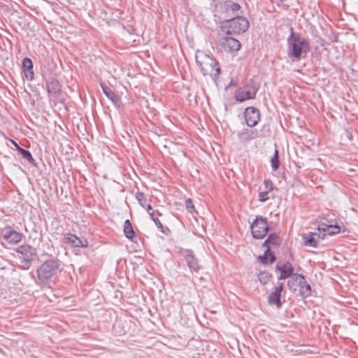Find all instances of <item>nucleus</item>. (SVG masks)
Instances as JSON below:
<instances>
[{
    "label": "nucleus",
    "instance_id": "1",
    "mask_svg": "<svg viewBox=\"0 0 358 358\" xmlns=\"http://www.w3.org/2000/svg\"><path fill=\"white\" fill-rule=\"evenodd\" d=\"M288 55L295 59L306 57L309 51L308 41L299 34L292 31L287 38Z\"/></svg>",
    "mask_w": 358,
    "mask_h": 358
},
{
    "label": "nucleus",
    "instance_id": "2",
    "mask_svg": "<svg viewBox=\"0 0 358 358\" xmlns=\"http://www.w3.org/2000/svg\"><path fill=\"white\" fill-rule=\"evenodd\" d=\"M61 270L62 264L58 259H47L36 269L37 283L47 284L51 278Z\"/></svg>",
    "mask_w": 358,
    "mask_h": 358
},
{
    "label": "nucleus",
    "instance_id": "3",
    "mask_svg": "<svg viewBox=\"0 0 358 358\" xmlns=\"http://www.w3.org/2000/svg\"><path fill=\"white\" fill-rule=\"evenodd\" d=\"M14 251L17 253L16 257L19 259L18 267L22 270L29 269L37 257L36 248L29 244H22L15 248Z\"/></svg>",
    "mask_w": 358,
    "mask_h": 358
},
{
    "label": "nucleus",
    "instance_id": "4",
    "mask_svg": "<svg viewBox=\"0 0 358 358\" xmlns=\"http://www.w3.org/2000/svg\"><path fill=\"white\" fill-rule=\"evenodd\" d=\"M249 27V22L245 17H236L222 22L221 30L227 34H236L245 32Z\"/></svg>",
    "mask_w": 358,
    "mask_h": 358
},
{
    "label": "nucleus",
    "instance_id": "5",
    "mask_svg": "<svg viewBox=\"0 0 358 358\" xmlns=\"http://www.w3.org/2000/svg\"><path fill=\"white\" fill-rule=\"evenodd\" d=\"M259 88V83L251 82L236 90L234 93V98L239 102L252 99L255 98Z\"/></svg>",
    "mask_w": 358,
    "mask_h": 358
},
{
    "label": "nucleus",
    "instance_id": "6",
    "mask_svg": "<svg viewBox=\"0 0 358 358\" xmlns=\"http://www.w3.org/2000/svg\"><path fill=\"white\" fill-rule=\"evenodd\" d=\"M251 233L253 238L262 239L268 233L269 226L267 220L262 216H257L250 225Z\"/></svg>",
    "mask_w": 358,
    "mask_h": 358
},
{
    "label": "nucleus",
    "instance_id": "7",
    "mask_svg": "<svg viewBox=\"0 0 358 358\" xmlns=\"http://www.w3.org/2000/svg\"><path fill=\"white\" fill-rule=\"evenodd\" d=\"M182 256L189 270L194 272H199L201 268L199 259L196 257L192 250L186 249L182 251Z\"/></svg>",
    "mask_w": 358,
    "mask_h": 358
},
{
    "label": "nucleus",
    "instance_id": "8",
    "mask_svg": "<svg viewBox=\"0 0 358 358\" xmlns=\"http://www.w3.org/2000/svg\"><path fill=\"white\" fill-rule=\"evenodd\" d=\"M275 268L280 272V275L278 277L279 280L287 279L294 274V268L289 261L278 262L275 265Z\"/></svg>",
    "mask_w": 358,
    "mask_h": 358
},
{
    "label": "nucleus",
    "instance_id": "9",
    "mask_svg": "<svg viewBox=\"0 0 358 358\" xmlns=\"http://www.w3.org/2000/svg\"><path fill=\"white\" fill-rule=\"evenodd\" d=\"M1 234L3 238L8 243H18L23 237L22 233L17 231L10 227H6Z\"/></svg>",
    "mask_w": 358,
    "mask_h": 358
},
{
    "label": "nucleus",
    "instance_id": "10",
    "mask_svg": "<svg viewBox=\"0 0 358 358\" xmlns=\"http://www.w3.org/2000/svg\"><path fill=\"white\" fill-rule=\"evenodd\" d=\"M245 120L248 127H255L260 120V114L258 109L254 107H248L245 110Z\"/></svg>",
    "mask_w": 358,
    "mask_h": 358
},
{
    "label": "nucleus",
    "instance_id": "11",
    "mask_svg": "<svg viewBox=\"0 0 358 358\" xmlns=\"http://www.w3.org/2000/svg\"><path fill=\"white\" fill-rule=\"evenodd\" d=\"M220 43L222 49L226 52L238 51L241 48L240 42L229 36H224L220 39Z\"/></svg>",
    "mask_w": 358,
    "mask_h": 358
},
{
    "label": "nucleus",
    "instance_id": "12",
    "mask_svg": "<svg viewBox=\"0 0 358 358\" xmlns=\"http://www.w3.org/2000/svg\"><path fill=\"white\" fill-rule=\"evenodd\" d=\"M195 59L197 64L201 67H215L217 64L215 59L203 52H197Z\"/></svg>",
    "mask_w": 358,
    "mask_h": 358
},
{
    "label": "nucleus",
    "instance_id": "13",
    "mask_svg": "<svg viewBox=\"0 0 358 358\" xmlns=\"http://www.w3.org/2000/svg\"><path fill=\"white\" fill-rule=\"evenodd\" d=\"M284 285L282 282H280L277 286L274 287L273 292L268 296V303L270 305H275L278 308L281 307L282 302L280 297Z\"/></svg>",
    "mask_w": 358,
    "mask_h": 358
},
{
    "label": "nucleus",
    "instance_id": "14",
    "mask_svg": "<svg viewBox=\"0 0 358 358\" xmlns=\"http://www.w3.org/2000/svg\"><path fill=\"white\" fill-rule=\"evenodd\" d=\"M324 236V233L322 236L320 233L309 232L303 234L302 238L305 245L316 248L320 240L323 239Z\"/></svg>",
    "mask_w": 358,
    "mask_h": 358
},
{
    "label": "nucleus",
    "instance_id": "15",
    "mask_svg": "<svg viewBox=\"0 0 358 358\" xmlns=\"http://www.w3.org/2000/svg\"><path fill=\"white\" fill-rule=\"evenodd\" d=\"M101 87L106 97L110 99L115 106L119 107L120 99L118 96L109 87L102 83H101Z\"/></svg>",
    "mask_w": 358,
    "mask_h": 358
},
{
    "label": "nucleus",
    "instance_id": "16",
    "mask_svg": "<svg viewBox=\"0 0 358 358\" xmlns=\"http://www.w3.org/2000/svg\"><path fill=\"white\" fill-rule=\"evenodd\" d=\"M66 242L71 243L73 247H86L87 241H83L78 236L72 234H66L65 235Z\"/></svg>",
    "mask_w": 358,
    "mask_h": 358
},
{
    "label": "nucleus",
    "instance_id": "17",
    "mask_svg": "<svg viewBox=\"0 0 358 358\" xmlns=\"http://www.w3.org/2000/svg\"><path fill=\"white\" fill-rule=\"evenodd\" d=\"M46 87L49 94H57L61 91V85L57 80L54 78L46 80Z\"/></svg>",
    "mask_w": 358,
    "mask_h": 358
},
{
    "label": "nucleus",
    "instance_id": "18",
    "mask_svg": "<svg viewBox=\"0 0 358 358\" xmlns=\"http://www.w3.org/2000/svg\"><path fill=\"white\" fill-rule=\"evenodd\" d=\"M318 231H322L324 234L326 233L329 235H334L338 234L341 231V228L337 224L327 225L324 223H322L318 226Z\"/></svg>",
    "mask_w": 358,
    "mask_h": 358
},
{
    "label": "nucleus",
    "instance_id": "19",
    "mask_svg": "<svg viewBox=\"0 0 358 358\" xmlns=\"http://www.w3.org/2000/svg\"><path fill=\"white\" fill-rule=\"evenodd\" d=\"M301 279H303V275L299 273H295L291 279L287 281V286L290 290L295 292L297 289V287H299V282H301Z\"/></svg>",
    "mask_w": 358,
    "mask_h": 358
},
{
    "label": "nucleus",
    "instance_id": "20",
    "mask_svg": "<svg viewBox=\"0 0 358 358\" xmlns=\"http://www.w3.org/2000/svg\"><path fill=\"white\" fill-rule=\"evenodd\" d=\"M258 136V132L257 130H251L248 129H243L241 132L238 133L239 138L244 141H249L254 139Z\"/></svg>",
    "mask_w": 358,
    "mask_h": 358
},
{
    "label": "nucleus",
    "instance_id": "21",
    "mask_svg": "<svg viewBox=\"0 0 358 358\" xmlns=\"http://www.w3.org/2000/svg\"><path fill=\"white\" fill-rule=\"evenodd\" d=\"M259 260L264 264H272L275 262V255L270 251V246L267 248L263 255L259 257Z\"/></svg>",
    "mask_w": 358,
    "mask_h": 358
},
{
    "label": "nucleus",
    "instance_id": "22",
    "mask_svg": "<svg viewBox=\"0 0 358 358\" xmlns=\"http://www.w3.org/2000/svg\"><path fill=\"white\" fill-rule=\"evenodd\" d=\"M299 292L303 297H308L311 294V286L305 280V278L299 282Z\"/></svg>",
    "mask_w": 358,
    "mask_h": 358
},
{
    "label": "nucleus",
    "instance_id": "23",
    "mask_svg": "<svg viewBox=\"0 0 358 358\" xmlns=\"http://www.w3.org/2000/svg\"><path fill=\"white\" fill-rule=\"evenodd\" d=\"M123 231L125 236L130 240H132L135 236L132 225L129 220H126L124 222Z\"/></svg>",
    "mask_w": 358,
    "mask_h": 358
},
{
    "label": "nucleus",
    "instance_id": "24",
    "mask_svg": "<svg viewBox=\"0 0 358 358\" xmlns=\"http://www.w3.org/2000/svg\"><path fill=\"white\" fill-rule=\"evenodd\" d=\"M266 242H269V245L279 246L280 245V239L278 234L273 233L269 234L266 239Z\"/></svg>",
    "mask_w": 358,
    "mask_h": 358
},
{
    "label": "nucleus",
    "instance_id": "25",
    "mask_svg": "<svg viewBox=\"0 0 358 358\" xmlns=\"http://www.w3.org/2000/svg\"><path fill=\"white\" fill-rule=\"evenodd\" d=\"M136 199L138 200L139 204L143 207V208H145V206H148V204H149L147 201V199L145 198V194L141 192H137L136 193Z\"/></svg>",
    "mask_w": 358,
    "mask_h": 358
},
{
    "label": "nucleus",
    "instance_id": "26",
    "mask_svg": "<svg viewBox=\"0 0 358 358\" xmlns=\"http://www.w3.org/2000/svg\"><path fill=\"white\" fill-rule=\"evenodd\" d=\"M18 152L22 155L23 158L27 159L30 164H34V159L33 158L31 152L23 148L18 149Z\"/></svg>",
    "mask_w": 358,
    "mask_h": 358
},
{
    "label": "nucleus",
    "instance_id": "27",
    "mask_svg": "<svg viewBox=\"0 0 358 358\" xmlns=\"http://www.w3.org/2000/svg\"><path fill=\"white\" fill-rule=\"evenodd\" d=\"M273 170L276 171L279 168L278 151L275 149L274 156L271 159Z\"/></svg>",
    "mask_w": 358,
    "mask_h": 358
},
{
    "label": "nucleus",
    "instance_id": "28",
    "mask_svg": "<svg viewBox=\"0 0 358 358\" xmlns=\"http://www.w3.org/2000/svg\"><path fill=\"white\" fill-rule=\"evenodd\" d=\"M21 75L22 77H25L28 80H31L34 78V72L33 69H23Z\"/></svg>",
    "mask_w": 358,
    "mask_h": 358
},
{
    "label": "nucleus",
    "instance_id": "29",
    "mask_svg": "<svg viewBox=\"0 0 358 358\" xmlns=\"http://www.w3.org/2000/svg\"><path fill=\"white\" fill-rule=\"evenodd\" d=\"M259 280L262 284H266L269 280L270 275L264 272H261L258 275Z\"/></svg>",
    "mask_w": 358,
    "mask_h": 358
},
{
    "label": "nucleus",
    "instance_id": "30",
    "mask_svg": "<svg viewBox=\"0 0 358 358\" xmlns=\"http://www.w3.org/2000/svg\"><path fill=\"white\" fill-rule=\"evenodd\" d=\"M22 67H33L32 61L28 57H24L22 62Z\"/></svg>",
    "mask_w": 358,
    "mask_h": 358
},
{
    "label": "nucleus",
    "instance_id": "31",
    "mask_svg": "<svg viewBox=\"0 0 358 358\" xmlns=\"http://www.w3.org/2000/svg\"><path fill=\"white\" fill-rule=\"evenodd\" d=\"M268 194V191L266 192H262L259 193V201L261 202H265L268 200V197L267 196Z\"/></svg>",
    "mask_w": 358,
    "mask_h": 358
},
{
    "label": "nucleus",
    "instance_id": "32",
    "mask_svg": "<svg viewBox=\"0 0 358 358\" xmlns=\"http://www.w3.org/2000/svg\"><path fill=\"white\" fill-rule=\"evenodd\" d=\"M220 69H213L214 70V72L213 73H210V75L211 76V78H213V80L216 83V80H217V76L220 75Z\"/></svg>",
    "mask_w": 358,
    "mask_h": 358
},
{
    "label": "nucleus",
    "instance_id": "33",
    "mask_svg": "<svg viewBox=\"0 0 358 358\" xmlns=\"http://www.w3.org/2000/svg\"><path fill=\"white\" fill-rule=\"evenodd\" d=\"M185 207L189 211L194 208V205L190 199H188L185 201Z\"/></svg>",
    "mask_w": 358,
    "mask_h": 358
},
{
    "label": "nucleus",
    "instance_id": "34",
    "mask_svg": "<svg viewBox=\"0 0 358 358\" xmlns=\"http://www.w3.org/2000/svg\"><path fill=\"white\" fill-rule=\"evenodd\" d=\"M152 220L154 221V222L155 223V224L157 225V227L161 229V231H162V229H163V224L162 223L160 222V220L156 217H152Z\"/></svg>",
    "mask_w": 358,
    "mask_h": 358
},
{
    "label": "nucleus",
    "instance_id": "35",
    "mask_svg": "<svg viewBox=\"0 0 358 358\" xmlns=\"http://www.w3.org/2000/svg\"><path fill=\"white\" fill-rule=\"evenodd\" d=\"M264 185L268 191H271L273 189V182L271 180H264Z\"/></svg>",
    "mask_w": 358,
    "mask_h": 358
},
{
    "label": "nucleus",
    "instance_id": "36",
    "mask_svg": "<svg viewBox=\"0 0 358 358\" xmlns=\"http://www.w3.org/2000/svg\"><path fill=\"white\" fill-rule=\"evenodd\" d=\"M145 208H147V212L150 215L151 218H152V217H155L154 216V211H153L152 206L150 204H148V206H145Z\"/></svg>",
    "mask_w": 358,
    "mask_h": 358
},
{
    "label": "nucleus",
    "instance_id": "37",
    "mask_svg": "<svg viewBox=\"0 0 358 358\" xmlns=\"http://www.w3.org/2000/svg\"><path fill=\"white\" fill-rule=\"evenodd\" d=\"M230 7L233 11H236L240 9V5L237 3H232Z\"/></svg>",
    "mask_w": 358,
    "mask_h": 358
},
{
    "label": "nucleus",
    "instance_id": "38",
    "mask_svg": "<svg viewBox=\"0 0 358 358\" xmlns=\"http://www.w3.org/2000/svg\"><path fill=\"white\" fill-rule=\"evenodd\" d=\"M236 85H237L236 82H234V79L231 78L229 83L226 86L225 89L227 90V89L229 88L230 87L235 86Z\"/></svg>",
    "mask_w": 358,
    "mask_h": 358
},
{
    "label": "nucleus",
    "instance_id": "39",
    "mask_svg": "<svg viewBox=\"0 0 358 358\" xmlns=\"http://www.w3.org/2000/svg\"><path fill=\"white\" fill-rule=\"evenodd\" d=\"M10 142L12 143V144L16 148L17 150L18 151V149L21 148V147H20L18 145V144L14 141L13 140L10 139Z\"/></svg>",
    "mask_w": 358,
    "mask_h": 358
},
{
    "label": "nucleus",
    "instance_id": "40",
    "mask_svg": "<svg viewBox=\"0 0 358 358\" xmlns=\"http://www.w3.org/2000/svg\"><path fill=\"white\" fill-rule=\"evenodd\" d=\"M201 73H202L203 75H206V73H208V72H207V69L202 68V69H201Z\"/></svg>",
    "mask_w": 358,
    "mask_h": 358
},
{
    "label": "nucleus",
    "instance_id": "41",
    "mask_svg": "<svg viewBox=\"0 0 358 358\" xmlns=\"http://www.w3.org/2000/svg\"><path fill=\"white\" fill-rule=\"evenodd\" d=\"M269 242H266V240L263 243V246L265 247V246H267L268 247L269 245Z\"/></svg>",
    "mask_w": 358,
    "mask_h": 358
},
{
    "label": "nucleus",
    "instance_id": "42",
    "mask_svg": "<svg viewBox=\"0 0 358 358\" xmlns=\"http://www.w3.org/2000/svg\"><path fill=\"white\" fill-rule=\"evenodd\" d=\"M352 72H353L355 71V69L353 68H351V69H349Z\"/></svg>",
    "mask_w": 358,
    "mask_h": 358
},
{
    "label": "nucleus",
    "instance_id": "43",
    "mask_svg": "<svg viewBox=\"0 0 358 358\" xmlns=\"http://www.w3.org/2000/svg\"><path fill=\"white\" fill-rule=\"evenodd\" d=\"M296 71L299 72V73L301 72V71L299 69H297Z\"/></svg>",
    "mask_w": 358,
    "mask_h": 358
}]
</instances>
